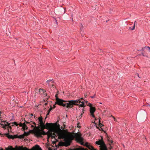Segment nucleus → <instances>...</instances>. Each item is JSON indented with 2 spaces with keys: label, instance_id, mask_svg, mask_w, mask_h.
<instances>
[{
  "label": "nucleus",
  "instance_id": "1",
  "mask_svg": "<svg viewBox=\"0 0 150 150\" xmlns=\"http://www.w3.org/2000/svg\"><path fill=\"white\" fill-rule=\"evenodd\" d=\"M57 95V94L55 95L56 98L55 104H57L59 105H61L67 108H71L73 107L74 105H78V104L77 103H81V104L79 105V106L81 107L84 106V100H83V98L76 100H70L67 101L58 98Z\"/></svg>",
  "mask_w": 150,
  "mask_h": 150
},
{
  "label": "nucleus",
  "instance_id": "2",
  "mask_svg": "<svg viewBox=\"0 0 150 150\" xmlns=\"http://www.w3.org/2000/svg\"><path fill=\"white\" fill-rule=\"evenodd\" d=\"M38 120L39 122L40 127H36V125L34 124L35 126L31 125V127H32L35 128L32 131L34 133L35 136L37 137H40L42 135H45V132L44 131V129L45 127L44 122L42 121V117L41 116L39 117L38 118Z\"/></svg>",
  "mask_w": 150,
  "mask_h": 150
},
{
  "label": "nucleus",
  "instance_id": "3",
  "mask_svg": "<svg viewBox=\"0 0 150 150\" xmlns=\"http://www.w3.org/2000/svg\"><path fill=\"white\" fill-rule=\"evenodd\" d=\"M74 138L76 140L81 144H83V139L81 137V135L78 133H76L74 135L71 134H69L65 135L64 137L65 141V146H67L70 144L71 141Z\"/></svg>",
  "mask_w": 150,
  "mask_h": 150
},
{
  "label": "nucleus",
  "instance_id": "4",
  "mask_svg": "<svg viewBox=\"0 0 150 150\" xmlns=\"http://www.w3.org/2000/svg\"><path fill=\"white\" fill-rule=\"evenodd\" d=\"M45 129H48L47 132H45V135H48V138L51 137L52 138H55L57 137V135L55 134H58L59 132V130L55 127L53 125L52 123H47L45 125Z\"/></svg>",
  "mask_w": 150,
  "mask_h": 150
},
{
  "label": "nucleus",
  "instance_id": "5",
  "mask_svg": "<svg viewBox=\"0 0 150 150\" xmlns=\"http://www.w3.org/2000/svg\"><path fill=\"white\" fill-rule=\"evenodd\" d=\"M4 135L6 136L8 138L12 139H13L16 138L21 139L23 138L24 137V135L23 134L20 135L19 136H18L17 135H15L13 136H12V135H9V133H7L5 134Z\"/></svg>",
  "mask_w": 150,
  "mask_h": 150
},
{
  "label": "nucleus",
  "instance_id": "6",
  "mask_svg": "<svg viewBox=\"0 0 150 150\" xmlns=\"http://www.w3.org/2000/svg\"><path fill=\"white\" fill-rule=\"evenodd\" d=\"M96 144L100 145V150H107L106 147L103 141L99 140L98 141H96Z\"/></svg>",
  "mask_w": 150,
  "mask_h": 150
},
{
  "label": "nucleus",
  "instance_id": "7",
  "mask_svg": "<svg viewBox=\"0 0 150 150\" xmlns=\"http://www.w3.org/2000/svg\"><path fill=\"white\" fill-rule=\"evenodd\" d=\"M26 124H30V125H31L32 124H34L35 125V122L31 121L30 122H29L25 121L24 123H20L18 125L21 127H22L23 130H25V129H28V127H27Z\"/></svg>",
  "mask_w": 150,
  "mask_h": 150
},
{
  "label": "nucleus",
  "instance_id": "8",
  "mask_svg": "<svg viewBox=\"0 0 150 150\" xmlns=\"http://www.w3.org/2000/svg\"><path fill=\"white\" fill-rule=\"evenodd\" d=\"M4 124L2 123L1 125L3 126L2 127L5 129H8V132L11 131V127L10 126V124L8 122H4Z\"/></svg>",
  "mask_w": 150,
  "mask_h": 150
},
{
  "label": "nucleus",
  "instance_id": "9",
  "mask_svg": "<svg viewBox=\"0 0 150 150\" xmlns=\"http://www.w3.org/2000/svg\"><path fill=\"white\" fill-rule=\"evenodd\" d=\"M96 110L95 108L94 107L92 106H90V108L89 111L90 112L91 114V115L95 119L96 118L95 117V115H94V113L95 112Z\"/></svg>",
  "mask_w": 150,
  "mask_h": 150
},
{
  "label": "nucleus",
  "instance_id": "10",
  "mask_svg": "<svg viewBox=\"0 0 150 150\" xmlns=\"http://www.w3.org/2000/svg\"><path fill=\"white\" fill-rule=\"evenodd\" d=\"M86 145L87 147L91 150H96V149H95L93 146L88 144V143H86Z\"/></svg>",
  "mask_w": 150,
  "mask_h": 150
},
{
  "label": "nucleus",
  "instance_id": "11",
  "mask_svg": "<svg viewBox=\"0 0 150 150\" xmlns=\"http://www.w3.org/2000/svg\"><path fill=\"white\" fill-rule=\"evenodd\" d=\"M39 92L41 94H43L45 96H47V93H45V91L42 89H39Z\"/></svg>",
  "mask_w": 150,
  "mask_h": 150
},
{
  "label": "nucleus",
  "instance_id": "12",
  "mask_svg": "<svg viewBox=\"0 0 150 150\" xmlns=\"http://www.w3.org/2000/svg\"><path fill=\"white\" fill-rule=\"evenodd\" d=\"M32 150H42L41 148H40L38 145H36L35 147H33L32 149Z\"/></svg>",
  "mask_w": 150,
  "mask_h": 150
},
{
  "label": "nucleus",
  "instance_id": "13",
  "mask_svg": "<svg viewBox=\"0 0 150 150\" xmlns=\"http://www.w3.org/2000/svg\"><path fill=\"white\" fill-rule=\"evenodd\" d=\"M148 50L150 51V47H142V50L144 51H145L146 50Z\"/></svg>",
  "mask_w": 150,
  "mask_h": 150
},
{
  "label": "nucleus",
  "instance_id": "14",
  "mask_svg": "<svg viewBox=\"0 0 150 150\" xmlns=\"http://www.w3.org/2000/svg\"><path fill=\"white\" fill-rule=\"evenodd\" d=\"M100 118H99L98 119H96V118L95 119V120H98L99 122V127H102V126H103V125L100 122Z\"/></svg>",
  "mask_w": 150,
  "mask_h": 150
},
{
  "label": "nucleus",
  "instance_id": "15",
  "mask_svg": "<svg viewBox=\"0 0 150 150\" xmlns=\"http://www.w3.org/2000/svg\"><path fill=\"white\" fill-rule=\"evenodd\" d=\"M83 110L80 115L77 117V119H80L82 117L83 114Z\"/></svg>",
  "mask_w": 150,
  "mask_h": 150
},
{
  "label": "nucleus",
  "instance_id": "16",
  "mask_svg": "<svg viewBox=\"0 0 150 150\" xmlns=\"http://www.w3.org/2000/svg\"><path fill=\"white\" fill-rule=\"evenodd\" d=\"M136 23V21H135L134 22V24L133 25V27L132 28H131V27L129 28V29L131 30H132L134 29L135 28V24Z\"/></svg>",
  "mask_w": 150,
  "mask_h": 150
},
{
  "label": "nucleus",
  "instance_id": "17",
  "mask_svg": "<svg viewBox=\"0 0 150 150\" xmlns=\"http://www.w3.org/2000/svg\"><path fill=\"white\" fill-rule=\"evenodd\" d=\"M29 134V133L26 132H24V134H23L24 135V136H28Z\"/></svg>",
  "mask_w": 150,
  "mask_h": 150
},
{
  "label": "nucleus",
  "instance_id": "18",
  "mask_svg": "<svg viewBox=\"0 0 150 150\" xmlns=\"http://www.w3.org/2000/svg\"><path fill=\"white\" fill-rule=\"evenodd\" d=\"M50 112L48 111V113H47V115H46V117H45V119H46V118H47V116H48V115H49V114H50Z\"/></svg>",
  "mask_w": 150,
  "mask_h": 150
},
{
  "label": "nucleus",
  "instance_id": "19",
  "mask_svg": "<svg viewBox=\"0 0 150 150\" xmlns=\"http://www.w3.org/2000/svg\"><path fill=\"white\" fill-rule=\"evenodd\" d=\"M97 128H98L99 129L100 131H103V129L101 128V127H100V128H98L97 127Z\"/></svg>",
  "mask_w": 150,
  "mask_h": 150
},
{
  "label": "nucleus",
  "instance_id": "20",
  "mask_svg": "<svg viewBox=\"0 0 150 150\" xmlns=\"http://www.w3.org/2000/svg\"><path fill=\"white\" fill-rule=\"evenodd\" d=\"M52 108L51 107V106L50 108L48 110V111L50 112L52 110Z\"/></svg>",
  "mask_w": 150,
  "mask_h": 150
},
{
  "label": "nucleus",
  "instance_id": "21",
  "mask_svg": "<svg viewBox=\"0 0 150 150\" xmlns=\"http://www.w3.org/2000/svg\"><path fill=\"white\" fill-rule=\"evenodd\" d=\"M13 124L16 126H17V125H18V124L16 122H13Z\"/></svg>",
  "mask_w": 150,
  "mask_h": 150
},
{
  "label": "nucleus",
  "instance_id": "22",
  "mask_svg": "<svg viewBox=\"0 0 150 150\" xmlns=\"http://www.w3.org/2000/svg\"><path fill=\"white\" fill-rule=\"evenodd\" d=\"M52 81L51 80H47V81H46V82L48 84H49V82L51 81Z\"/></svg>",
  "mask_w": 150,
  "mask_h": 150
},
{
  "label": "nucleus",
  "instance_id": "23",
  "mask_svg": "<svg viewBox=\"0 0 150 150\" xmlns=\"http://www.w3.org/2000/svg\"><path fill=\"white\" fill-rule=\"evenodd\" d=\"M92 104L91 103H89L88 104V105L90 107V106H92Z\"/></svg>",
  "mask_w": 150,
  "mask_h": 150
},
{
  "label": "nucleus",
  "instance_id": "24",
  "mask_svg": "<svg viewBox=\"0 0 150 150\" xmlns=\"http://www.w3.org/2000/svg\"><path fill=\"white\" fill-rule=\"evenodd\" d=\"M111 116L112 117H113V119H114V120L115 121V120H116V119H115V118L114 117H113L112 115H111Z\"/></svg>",
  "mask_w": 150,
  "mask_h": 150
},
{
  "label": "nucleus",
  "instance_id": "25",
  "mask_svg": "<svg viewBox=\"0 0 150 150\" xmlns=\"http://www.w3.org/2000/svg\"><path fill=\"white\" fill-rule=\"evenodd\" d=\"M95 97V95H94V96H91V97L92 98H94V97Z\"/></svg>",
  "mask_w": 150,
  "mask_h": 150
},
{
  "label": "nucleus",
  "instance_id": "26",
  "mask_svg": "<svg viewBox=\"0 0 150 150\" xmlns=\"http://www.w3.org/2000/svg\"><path fill=\"white\" fill-rule=\"evenodd\" d=\"M55 21H56V23L57 24V20H56V18H55Z\"/></svg>",
  "mask_w": 150,
  "mask_h": 150
},
{
  "label": "nucleus",
  "instance_id": "27",
  "mask_svg": "<svg viewBox=\"0 0 150 150\" xmlns=\"http://www.w3.org/2000/svg\"><path fill=\"white\" fill-rule=\"evenodd\" d=\"M47 104V103H45V105H46Z\"/></svg>",
  "mask_w": 150,
  "mask_h": 150
},
{
  "label": "nucleus",
  "instance_id": "28",
  "mask_svg": "<svg viewBox=\"0 0 150 150\" xmlns=\"http://www.w3.org/2000/svg\"><path fill=\"white\" fill-rule=\"evenodd\" d=\"M142 55H143V56H144V53H142Z\"/></svg>",
  "mask_w": 150,
  "mask_h": 150
},
{
  "label": "nucleus",
  "instance_id": "29",
  "mask_svg": "<svg viewBox=\"0 0 150 150\" xmlns=\"http://www.w3.org/2000/svg\"><path fill=\"white\" fill-rule=\"evenodd\" d=\"M2 135V136H3V134H2L0 133V135Z\"/></svg>",
  "mask_w": 150,
  "mask_h": 150
},
{
  "label": "nucleus",
  "instance_id": "30",
  "mask_svg": "<svg viewBox=\"0 0 150 150\" xmlns=\"http://www.w3.org/2000/svg\"><path fill=\"white\" fill-rule=\"evenodd\" d=\"M64 13H65V9H64Z\"/></svg>",
  "mask_w": 150,
  "mask_h": 150
},
{
  "label": "nucleus",
  "instance_id": "31",
  "mask_svg": "<svg viewBox=\"0 0 150 150\" xmlns=\"http://www.w3.org/2000/svg\"><path fill=\"white\" fill-rule=\"evenodd\" d=\"M55 105H54V108H55Z\"/></svg>",
  "mask_w": 150,
  "mask_h": 150
},
{
  "label": "nucleus",
  "instance_id": "32",
  "mask_svg": "<svg viewBox=\"0 0 150 150\" xmlns=\"http://www.w3.org/2000/svg\"><path fill=\"white\" fill-rule=\"evenodd\" d=\"M0 150H3L2 149H0Z\"/></svg>",
  "mask_w": 150,
  "mask_h": 150
},
{
  "label": "nucleus",
  "instance_id": "33",
  "mask_svg": "<svg viewBox=\"0 0 150 150\" xmlns=\"http://www.w3.org/2000/svg\"><path fill=\"white\" fill-rule=\"evenodd\" d=\"M31 115H32V116H33V114H31Z\"/></svg>",
  "mask_w": 150,
  "mask_h": 150
},
{
  "label": "nucleus",
  "instance_id": "34",
  "mask_svg": "<svg viewBox=\"0 0 150 150\" xmlns=\"http://www.w3.org/2000/svg\"><path fill=\"white\" fill-rule=\"evenodd\" d=\"M87 96V95H85V96L86 97V96Z\"/></svg>",
  "mask_w": 150,
  "mask_h": 150
},
{
  "label": "nucleus",
  "instance_id": "35",
  "mask_svg": "<svg viewBox=\"0 0 150 150\" xmlns=\"http://www.w3.org/2000/svg\"><path fill=\"white\" fill-rule=\"evenodd\" d=\"M94 123L96 124V123H95V121H94Z\"/></svg>",
  "mask_w": 150,
  "mask_h": 150
},
{
  "label": "nucleus",
  "instance_id": "36",
  "mask_svg": "<svg viewBox=\"0 0 150 150\" xmlns=\"http://www.w3.org/2000/svg\"><path fill=\"white\" fill-rule=\"evenodd\" d=\"M100 103V104H102L101 103Z\"/></svg>",
  "mask_w": 150,
  "mask_h": 150
},
{
  "label": "nucleus",
  "instance_id": "37",
  "mask_svg": "<svg viewBox=\"0 0 150 150\" xmlns=\"http://www.w3.org/2000/svg\"><path fill=\"white\" fill-rule=\"evenodd\" d=\"M138 77H139V74H138Z\"/></svg>",
  "mask_w": 150,
  "mask_h": 150
},
{
  "label": "nucleus",
  "instance_id": "38",
  "mask_svg": "<svg viewBox=\"0 0 150 150\" xmlns=\"http://www.w3.org/2000/svg\"><path fill=\"white\" fill-rule=\"evenodd\" d=\"M138 77H139V74H138Z\"/></svg>",
  "mask_w": 150,
  "mask_h": 150
},
{
  "label": "nucleus",
  "instance_id": "39",
  "mask_svg": "<svg viewBox=\"0 0 150 150\" xmlns=\"http://www.w3.org/2000/svg\"><path fill=\"white\" fill-rule=\"evenodd\" d=\"M138 77H139V74H138Z\"/></svg>",
  "mask_w": 150,
  "mask_h": 150
},
{
  "label": "nucleus",
  "instance_id": "40",
  "mask_svg": "<svg viewBox=\"0 0 150 150\" xmlns=\"http://www.w3.org/2000/svg\"><path fill=\"white\" fill-rule=\"evenodd\" d=\"M112 142H111V143H112Z\"/></svg>",
  "mask_w": 150,
  "mask_h": 150
}]
</instances>
